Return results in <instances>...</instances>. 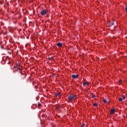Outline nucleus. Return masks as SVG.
Masks as SVG:
<instances>
[{
  "mask_svg": "<svg viewBox=\"0 0 127 127\" xmlns=\"http://www.w3.org/2000/svg\"><path fill=\"white\" fill-rule=\"evenodd\" d=\"M13 68H15L14 71H19V73H21V74H22L21 73V70H22V68L20 67V64H16L15 65L13 66Z\"/></svg>",
  "mask_w": 127,
  "mask_h": 127,
  "instance_id": "1",
  "label": "nucleus"
},
{
  "mask_svg": "<svg viewBox=\"0 0 127 127\" xmlns=\"http://www.w3.org/2000/svg\"><path fill=\"white\" fill-rule=\"evenodd\" d=\"M77 96L73 94H70L68 97V101H72V100H76Z\"/></svg>",
  "mask_w": 127,
  "mask_h": 127,
  "instance_id": "2",
  "label": "nucleus"
},
{
  "mask_svg": "<svg viewBox=\"0 0 127 127\" xmlns=\"http://www.w3.org/2000/svg\"><path fill=\"white\" fill-rule=\"evenodd\" d=\"M47 12H48V10H47V9H43L41 11L40 13L41 15H45Z\"/></svg>",
  "mask_w": 127,
  "mask_h": 127,
  "instance_id": "3",
  "label": "nucleus"
},
{
  "mask_svg": "<svg viewBox=\"0 0 127 127\" xmlns=\"http://www.w3.org/2000/svg\"><path fill=\"white\" fill-rule=\"evenodd\" d=\"M71 77L73 79H77L79 77V74H72L71 75Z\"/></svg>",
  "mask_w": 127,
  "mask_h": 127,
  "instance_id": "4",
  "label": "nucleus"
},
{
  "mask_svg": "<svg viewBox=\"0 0 127 127\" xmlns=\"http://www.w3.org/2000/svg\"><path fill=\"white\" fill-rule=\"evenodd\" d=\"M57 45L58 47H62L63 44L62 43H58Z\"/></svg>",
  "mask_w": 127,
  "mask_h": 127,
  "instance_id": "5",
  "label": "nucleus"
},
{
  "mask_svg": "<svg viewBox=\"0 0 127 127\" xmlns=\"http://www.w3.org/2000/svg\"><path fill=\"white\" fill-rule=\"evenodd\" d=\"M115 110H116L115 109H111V115H113V114H114L115 113Z\"/></svg>",
  "mask_w": 127,
  "mask_h": 127,
  "instance_id": "6",
  "label": "nucleus"
},
{
  "mask_svg": "<svg viewBox=\"0 0 127 127\" xmlns=\"http://www.w3.org/2000/svg\"><path fill=\"white\" fill-rule=\"evenodd\" d=\"M83 86H85V85H86V86H88V85H89V82H85L83 83Z\"/></svg>",
  "mask_w": 127,
  "mask_h": 127,
  "instance_id": "7",
  "label": "nucleus"
},
{
  "mask_svg": "<svg viewBox=\"0 0 127 127\" xmlns=\"http://www.w3.org/2000/svg\"><path fill=\"white\" fill-rule=\"evenodd\" d=\"M61 95V93H58L55 95V97H59Z\"/></svg>",
  "mask_w": 127,
  "mask_h": 127,
  "instance_id": "8",
  "label": "nucleus"
},
{
  "mask_svg": "<svg viewBox=\"0 0 127 127\" xmlns=\"http://www.w3.org/2000/svg\"><path fill=\"white\" fill-rule=\"evenodd\" d=\"M109 25L112 26V25H114V22H110L109 23Z\"/></svg>",
  "mask_w": 127,
  "mask_h": 127,
  "instance_id": "9",
  "label": "nucleus"
},
{
  "mask_svg": "<svg viewBox=\"0 0 127 127\" xmlns=\"http://www.w3.org/2000/svg\"><path fill=\"white\" fill-rule=\"evenodd\" d=\"M119 85H122L123 81H122V79H120L119 81Z\"/></svg>",
  "mask_w": 127,
  "mask_h": 127,
  "instance_id": "10",
  "label": "nucleus"
},
{
  "mask_svg": "<svg viewBox=\"0 0 127 127\" xmlns=\"http://www.w3.org/2000/svg\"><path fill=\"white\" fill-rule=\"evenodd\" d=\"M91 96H92V98H96V95L92 94V93H91Z\"/></svg>",
  "mask_w": 127,
  "mask_h": 127,
  "instance_id": "11",
  "label": "nucleus"
},
{
  "mask_svg": "<svg viewBox=\"0 0 127 127\" xmlns=\"http://www.w3.org/2000/svg\"><path fill=\"white\" fill-rule=\"evenodd\" d=\"M93 106H94V107H97L98 106V104L97 103L93 104Z\"/></svg>",
  "mask_w": 127,
  "mask_h": 127,
  "instance_id": "12",
  "label": "nucleus"
},
{
  "mask_svg": "<svg viewBox=\"0 0 127 127\" xmlns=\"http://www.w3.org/2000/svg\"><path fill=\"white\" fill-rule=\"evenodd\" d=\"M122 98H123V100H125V99H126V96L122 95Z\"/></svg>",
  "mask_w": 127,
  "mask_h": 127,
  "instance_id": "13",
  "label": "nucleus"
},
{
  "mask_svg": "<svg viewBox=\"0 0 127 127\" xmlns=\"http://www.w3.org/2000/svg\"><path fill=\"white\" fill-rule=\"evenodd\" d=\"M123 101V98H119V102H122Z\"/></svg>",
  "mask_w": 127,
  "mask_h": 127,
  "instance_id": "14",
  "label": "nucleus"
},
{
  "mask_svg": "<svg viewBox=\"0 0 127 127\" xmlns=\"http://www.w3.org/2000/svg\"><path fill=\"white\" fill-rule=\"evenodd\" d=\"M103 102H104V103H107V100L104 99V100H103Z\"/></svg>",
  "mask_w": 127,
  "mask_h": 127,
  "instance_id": "15",
  "label": "nucleus"
},
{
  "mask_svg": "<svg viewBox=\"0 0 127 127\" xmlns=\"http://www.w3.org/2000/svg\"><path fill=\"white\" fill-rule=\"evenodd\" d=\"M85 127V124H83V125H81V127Z\"/></svg>",
  "mask_w": 127,
  "mask_h": 127,
  "instance_id": "16",
  "label": "nucleus"
},
{
  "mask_svg": "<svg viewBox=\"0 0 127 127\" xmlns=\"http://www.w3.org/2000/svg\"><path fill=\"white\" fill-rule=\"evenodd\" d=\"M38 107H41V104L40 103L38 104Z\"/></svg>",
  "mask_w": 127,
  "mask_h": 127,
  "instance_id": "17",
  "label": "nucleus"
},
{
  "mask_svg": "<svg viewBox=\"0 0 127 127\" xmlns=\"http://www.w3.org/2000/svg\"><path fill=\"white\" fill-rule=\"evenodd\" d=\"M56 109L57 110H59V107H56Z\"/></svg>",
  "mask_w": 127,
  "mask_h": 127,
  "instance_id": "18",
  "label": "nucleus"
},
{
  "mask_svg": "<svg viewBox=\"0 0 127 127\" xmlns=\"http://www.w3.org/2000/svg\"><path fill=\"white\" fill-rule=\"evenodd\" d=\"M48 59L49 60H51V58H49Z\"/></svg>",
  "mask_w": 127,
  "mask_h": 127,
  "instance_id": "19",
  "label": "nucleus"
},
{
  "mask_svg": "<svg viewBox=\"0 0 127 127\" xmlns=\"http://www.w3.org/2000/svg\"><path fill=\"white\" fill-rule=\"evenodd\" d=\"M125 9H126V10H127V6H126Z\"/></svg>",
  "mask_w": 127,
  "mask_h": 127,
  "instance_id": "20",
  "label": "nucleus"
},
{
  "mask_svg": "<svg viewBox=\"0 0 127 127\" xmlns=\"http://www.w3.org/2000/svg\"><path fill=\"white\" fill-rule=\"evenodd\" d=\"M16 72H18L19 73V70H18V71H16Z\"/></svg>",
  "mask_w": 127,
  "mask_h": 127,
  "instance_id": "21",
  "label": "nucleus"
}]
</instances>
